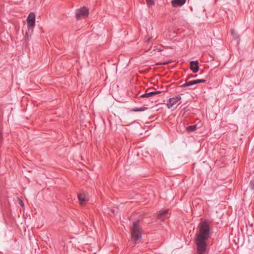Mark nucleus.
Segmentation results:
<instances>
[{
    "label": "nucleus",
    "mask_w": 254,
    "mask_h": 254,
    "mask_svg": "<svg viewBox=\"0 0 254 254\" xmlns=\"http://www.w3.org/2000/svg\"><path fill=\"white\" fill-rule=\"evenodd\" d=\"M199 233L196 236L195 243L198 254H204L206 251V241L210 235V228L207 221L204 220L199 224Z\"/></svg>",
    "instance_id": "obj_1"
},
{
    "label": "nucleus",
    "mask_w": 254,
    "mask_h": 254,
    "mask_svg": "<svg viewBox=\"0 0 254 254\" xmlns=\"http://www.w3.org/2000/svg\"><path fill=\"white\" fill-rule=\"evenodd\" d=\"M131 235V239L135 243H137L141 239V233L138 221H136L133 223Z\"/></svg>",
    "instance_id": "obj_2"
},
{
    "label": "nucleus",
    "mask_w": 254,
    "mask_h": 254,
    "mask_svg": "<svg viewBox=\"0 0 254 254\" xmlns=\"http://www.w3.org/2000/svg\"><path fill=\"white\" fill-rule=\"evenodd\" d=\"M89 9L85 6L77 9L76 12V18L79 20L82 18H85L88 16Z\"/></svg>",
    "instance_id": "obj_3"
},
{
    "label": "nucleus",
    "mask_w": 254,
    "mask_h": 254,
    "mask_svg": "<svg viewBox=\"0 0 254 254\" xmlns=\"http://www.w3.org/2000/svg\"><path fill=\"white\" fill-rule=\"evenodd\" d=\"M27 26L28 28H33L35 24V14L34 12H30L27 18Z\"/></svg>",
    "instance_id": "obj_4"
},
{
    "label": "nucleus",
    "mask_w": 254,
    "mask_h": 254,
    "mask_svg": "<svg viewBox=\"0 0 254 254\" xmlns=\"http://www.w3.org/2000/svg\"><path fill=\"white\" fill-rule=\"evenodd\" d=\"M181 99L180 96H177L175 97L171 98L167 102V106L168 108H171L175 104Z\"/></svg>",
    "instance_id": "obj_5"
},
{
    "label": "nucleus",
    "mask_w": 254,
    "mask_h": 254,
    "mask_svg": "<svg viewBox=\"0 0 254 254\" xmlns=\"http://www.w3.org/2000/svg\"><path fill=\"white\" fill-rule=\"evenodd\" d=\"M78 199L81 205L84 204L88 200L87 195L85 192H82L78 194Z\"/></svg>",
    "instance_id": "obj_6"
},
{
    "label": "nucleus",
    "mask_w": 254,
    "mask_h": 254,
    "mask_svg": "<svg viewBox=\"0 0 254 254\" xmlns=\"http://www.w3.org/2000/svg\"><path fill=\"white\" fill-rule=\"evenodd\" d=\"M190 67L193 72H197L199 70L198 62L197 61H191L190 62Z\"/></svg>",
    "instance_id": "obj_7"
},
{
    "label": "nucleus",
    "mask_w": 254,
    "mask_h": 254,
    "mask_svg": "<svg viewBox=\"0 0 254 254\" xmlns=\"http://www.w3.org/2000/svg\"><path fill=\"white\" fill-rule=\"evenodd\" d=\"M186 1V0H172L171 3L173 7H176L183 5Z\"/></svg>",
    "instance_id": "obj_8"
},
{
    "label": "nucleus",
    "mask_w": 254,
    "mask_h": 254,
    "mask_svg": "<svg viewBox=\"0 0 254 254\" xmlns=\"http://www.w3.org/2000/svg\"><path fill=\"white\" fill-rule=\"evenodd\" d=\"M162 93L161 91H151L149 92H146L145 94L141 95V98H148L149 97L152 96L153 95L159 94Z\"/></svg>",
    "instance_id": "obj_9"
},
{
    "label": "nucleus",
    "mask_w": 254,
    "mask_h": 254,
    "mask_svg": "<svg viewBox=\"0 0 254 254\" xmlns=\"http://www.w3.org/2000/svg\"><path fill=\"white\" fill-rule=\"evenodd\" d=\"M168 210H161L157 214V218L163 221L165 219L164 215L167 213Z\"/></svg>",
    "instance_id": "obj_10"
},
{
    "label": "nucleus",
    "mask_w": 254,
    "mask_h": 254,
    "mask_svg": "<svg viewBox=\"0 0 254 254\" xmlns=\"http://www.w3.org/2000/svg\"><path fill=\"white\" fill-rule=\"evenodd\" d=\"M231 34L233 36V37L237 41V43H238L239 41V36L236 31H235L234 29L231 30Z\"/></svg>",
    "instance_id": "obj_11"
},
{
    "label": "nucleus",
    "mask_w": 254,
    "mask_h": 254,
    "mask_svg": "<svg viewBox=\"0 0 254 254\" xmlns=\"http://www.w3.org/2000/svg\"><path fill=\"white\" fill-rule=\"evenodd\" d=\"M195 84V81H194V80H191V81L186 82L185 83H184L182 85H181V86L183 87H187V86H192V85H193Z\"/></svg>",
    "instance_id": "obj_12"
},
{
    "label": "nucleus",
    "mask_w": 254,
    "mask_h": 254,
    "mask_svg": "<svg viewBox=\"0 0 254 254\" xmlns=\"http://www.w3.org/2000/svg\"><path fill=\"white\" fill-rule=\"evenodd\" d=\"M197 127V125H194L193 126H190L188 127L187 130L188 132H192L196 129Z\"/></svg>",
    "instance_id": "obj_13"
},
{
    "label": "nucleus",
    "mask_w": 254,
    "mask_h": 254,
    "mask_svg": "<svg viewBox=\"0 0 254 254\" xmlns=\"http://www.w3.org/2000/svg\"><path fill=\"white\" fill-rule=\"evenodd\" d=\"M156 0H146V3L148 6H150L155 4Z\"/></svg>",
    "instance_id": "obj_14"
},
{
    "label": "nucleus",
    "mask_w": 254,
    "mask_h": 254,
    "mask_svg": "<svg viewBox=\"0 0 254 254\" xmlns=\"http://www.w3.org/2000/svg\"><path fill=\"white\" fill-rule=\"evenodd\" d=\"M145 109L146 108L145 107H142L140 108H136L133 109L131 111L133 112H142L145 111Z\"/></svg>",
    "instance_id": "obj_15"
},
{
    "label": "nucleus",
    "mask_w": 254,
    "mask_h": 254,
    "mask_svg": "<svg viewBox=\"0 0 254 254\" xmlns=\"http://www.w3.org/2000/svg\"><path fill=\"white\" fill-rule=\"evenodd\" d=\"M249 187L251 190H254V179L251 180L249 183Z\"/></svg>",
    "instance_id": "obj_16"
},
{
    "label": "nucleus",
    "mask_w": 254,
    "mask_h": 254,
    "mask_svg": "<svg viewBox=\"0 0 254 254\" xmlns=\"http://www.w3.org/2000/svg\"><path fill=\"white\" fill-rule=\"evenodd\" d=\"M194 81H195V84H198V83H200L205 82L206 80L203 79H196V80H194Z\"/></svg>",
    "instance_id": "obj_17"
},
{
    "label": "nucleus",
    "mask_w": 254,
    "mask_h": 254,
    "mask_svg": "<svg viewBox=\"0 0 254 254\" xmlns=\"http://www.w3.org/2000/svg\"><path fill=\"white\" fill-rule=\"evenodd\" d=\"M171 62V61H168V62H164V63H158L156 64V65H165V64H167L170 63Z\"/></svg>",
    "instance_id": "obj_18"
},
{
    "label": "nucleus",
    "mask_w": 254,
    "mask_h": 254,
    "mask_svg": "<svg viewBox=\"0 0 254 254\" xmlns=\"http://www.w3.org/2000/svg\"><path fill=\"white\" fill-rule=\"evenodd\" d=\"M150 53L151 54V55H150V56H152V55L154 54L155 53V50H153L152 51H151L150 52Z\"/></svg>",
    "instance_id": "obj_19"
},
{
    "label": "nucleus",
    "mask_w": 254,
    "mask_h": 254,
    "mask_svg": "<svg viewBox=\"0 0 254 254\" xmlns=\"http://www.w3.org/2000/svg\"><path fill=\"white\" fill-rule=\"evenodd\" d=\"M1 141H2V135L0 133V144L1 143Z\"/></svg>",
    "instance_id": "obj_20"
},
{
    "label": "nucleus",
    "mask_w": 254,
    "mask_h": 254,
    "mask_svg": "<svg viewBox=\"0 0 254 254\" xmlns=\"http://www.w3.org/2000/svg\"><path fill=\"white\" fill-rule=\"evenodd\" d=\"M20 203V204L21 205H23V202H22V201H20V203Z\"/></svg>",
    "instance_id": "obj_21"
},
{
    "label": "nucleus",
    "mask_w": 254,
    "mask_h": 254,
    "mask_svg": "<svg viewBox=\"0 0 254 254\" xmlns=\"http://www.w3.org/2000/svg\"><path fill=\"white\" fill-rule=\"evenodd\" d=\"M162 51V49H159V50L158 51V52H161Z\"/></svg>",
    "instance_id": "obj_22"
},
{
    "label": "nucleus",
    "mask_w": 254,
    "mask_h": 254,
    "mask_svg": "<svg viewBox=\"0 0 254 254\" xmlns=\"http://www.w3.org/2000/svg\"><path fill=\"white\" fill-rule=\"evenodd\" d=\"M148 52H149V50H146V51H145V52L146 53H148Z\"/></svg>",
    "instance_id": "obj_23"
},
{
    "label": "nucleus",
    "mask_w": 254,
    "mask_h": 254,
    "mask_svg": "<svg viewBox=\"0 0 254 254\" xmlns=\"http://www.w3.org/2000/svg\"><path fill=\"white\" fill-rule=\"evenodd\" d=\"M196 76H197V75H195L193 76L194 77H195Z\"/></svg>",
    "instance_id": "obj_24"
},
{
    "label": "nucleus",
    "mask_w": 254,
    "mask_h": 254,
    "mask_svg": "<svg viewBox=\"0 0 254 254\" xmlns=\"http://www.w3.org/2000/svg\"><path fill=\"white\" fill-rule=\"evenodd\" d=\"M149 41V39L147 40V42H148Z\"/></svg>",
    "instance_id": "obj_25"
},
{
    "label": "nucleus",
    "mask_w": 254,
    "mask_h": 254,
    "mask_svg": "<svg viewBox=\"0 0 254 254\" xmlns=\"http://www.w3.org/2000/svg\"><path fill=\"white\" fill-rule=\"evenodd\" d=\"M166 48H171V47H166Z\"/></svg>",
    "instance_id": "obj_26"
}]
</instances>
